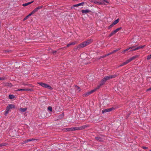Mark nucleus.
<instances>
[{
  "instance_id": "obj_1",
  "label": "nucleus",
  "mask_w": 151,
  "mask_h": 151,
  "mask_svg": "<svg viewBox=\"0 0 151 151\" xmlns=\"http://www.w3.org/2000/svg\"><path fill=\"white\" fill-rule=\"evenodd\" d=\"M15 106L14 105L12 104H9L6 107V109L4 115L5 116H6L8 113L9 111L11 109H15Z\"/></svg>"
},
{
  "instance_id": "obj_2",
  "label": "nucleus",
  "mask_w": 151,
  "mask_h": 151,
  "mask_svg": "<svg viewBox=\"0 0 151 151\" xmlns=\"http://www.w3.org/2000/svg\"><path fill=\"white\" fill-rule=\"evenodd\" d=\"M37 83L40 85L41 86H42L43 87L47 88L49 89H52V88L51 86H50V85H48L47 84H46L44 83H43L42 82H38Z\"/></svg>"
},
{
  "instance_id": "obj_3",
  "label": "nucleus",
  "mask_w": 151,
  "mask_h": 151,
  "mask_svg": "<svg viewBox=\"0 0 151 151\" xmlns=\"http://www.w3.org/2000/svg\"><path fill=\"white\" fill-rule=\"evenodd\" d=\"M119 75L118 73L114 75H111L109 76L105 77L104 78L107 81V80L116 78Z\"/></svg>"
},
{
  "instance_id": "obj_4",
  "label": "nucleus",
  "mask_w": 151,
  "mask_h": 151,
  "mask_svg": "<svg viewBox=\"0 0 151 151\" xmlns=\"http://www.w3.org/2000/svg\"><path fill=\"white\" fill-rule=\"evenodd\" d=\"M97 89H98L97 88H96L92 90L89 92H87L85 93L83 95V97H86V96H88L90 94L95 92Z\"/></svg>"
},
{
  "instance_id": "obj_5",
  "label": "nucleus",
  "mask_w": 151,
  "mask_h": 151,
  "mask_svg": "<svg viewBox=\"0 0 151 151\" xmlns=\"http://www.w3.org/2000/svg\"><path fill=\"white\" fill-rule=\"evenodd\" d=\"M106 80L105 78H104L103 79H102V80L101 81L99 84V85H98L97 86V87L96 88H97L98 89H99L100 87L101 86L104 84L106 82Z\"/></svg>"
},
{
  "instance_id": "obj_6",
  "label": "nucleus",
  "mask_w": 151,
  "mask_h": 151,
  "mask_svg": "<svg viewBox=\"0 0 151 151\" xmlns=\"http://www.w3.org/2000/svg\"><path fill=\"white\" fill-rule=\"evenodd\" d=\"M114 109L113 108L105 109L102 110V113L104 114V113L106 112H110L112 110H113Z\"/></svg>"
},
{
  "instance_id": "obj_7",
  "label": "nucleus",
  "mask_w": 151,
  "mask_h": 151,
  "mask_svg": "<svg viewBox=\"0 0 151 151\" xmlns=\"http://www.w3.org/2000/svg\"><path fill=\"white\" fill-rule=\"evenodd\" d=\"M42 7V6H39L35 8L32 11V13L34 14L36 12H37L39 9H40Z\"/></svg>"
},
{
  "instance_id": "obj_8",
  "label": "nucleus",
  "mask_w": 151,
  "mask_h": 151,
  "mask_svg": "<svg viewBox=\"0 0 151 151\" xmlns=\"http://www.w3.org/2000/svg\"><path fill=\"white\" fill-rule=\"evenodd\" d=\"M88 126V125H85L80 127H78L79 130L83 129Z\"/></svg>"
},
{
  "instance_id": "obj_9",
  "label": "nucleus",
  "mask_w": 151,
  "mask_h": 151,
  "mask_svg": "<svg viewBox=\"0 0 151 151\" xmlns=\"http://www.w3.org/2000/svg\"><path fill=\"white\" fill-rule=\"evenodd\" d=\"M84 3L83 2H81V3H79L77 4L73 5V7H78L79 6H83L84 5Z\"/></svg>"
},
{
  "instance_id": "obj_10",
  "label": "nucleus",
  "mask_w": 151,
  "mask_h": 151,
  "mask_svg": "<svg viewBox=\"0 0 151 151\" xmlns=\"http://www.w3.org/2000/svg\"><path fill=\"white\" fill-rule=\"evenodd\" d=\"M91 2L93 3H94L95 4H98L99 5H101L103 4L102 2H98L96 0H91Z\"/></svg>"
},
{
  "instance_id": "obj_11",
  "label": "nucleus",
  "mask_w": 151,
  "mask_h": 151,
  "mask_svg": "<svg viewBox=\"0 0 151 151\" xmlns=\"http://www.w3.org/2000/svg\"><path fill=\"white\" fill-rule=\"evenodd\" d=\"M87 42H84L81 44H79L81 48L85 47L87 45Z\"/></svg>"
},
{
  "instance_id": "obj_12",
  "label": "nucleus",
  "mask_w": 151,
  "mask_h": 151,
  "mask_svg": "<svg viewBox=\"0 0 151 151\" xmlns=\"http://www.w3.org/2000/svg\"><path fill=\"white\" fill-rule=\"evenodd\" d=\"M63 131L64 132H70L72 131V128H63L62 129Z\"/></svg>"
},
{
  "instance_id": "obj_13",
  "label": "nucleus",
  "mask_w": 151,
  "mask_h": 151,
  "mask_svg": "<svg viewBox=\"0 0 151 151\" xmlns=\"http://www.w3.org/2000/svg\"><path fill=\"white\" fill-rule=\"evenodd\" d=\"M91 12L90 10L88 9H86L85 10H82V13L83 14H85L86 13H89Z\"/></svg>"
},
{
  "instance_id": "obj_14",
  "label": "nucleus",
  "mask_w": 151,
  "mask_h": 151,
  "mask_svg": "<svg viewBox=\"0 0 151 151\" xmlns=\"http://www.w3.org/2000/svg\"><path fill=\"white\" fill-rule=\"evenodd\" d=\"M27 108H21L19 109V110L21 112H24L26 111Z\"/></svg>"
},
{
  "instance_id": "obj_15",
  "label": "nucleus",
  "mask_w": 151,
  "mask_h": 151,
  "mask_svg": "<svg viewBox=\"0 0 151 151\" xmlns=\"http://www.w3.org/2000/svg\"><path fill=\"white\" fill-rule=\"evenodd\" d=\"M81 48L80 45L79 44L78 45L75 46L74 48L75 50H78Z\"/></svg>"
},
{
  "instance_id": "obj_16",
  "label": "nucleus",
  "mask_w": 151,
  "mask_h": 151,
  "mask_svg": "<svg viewBox=\"0 0 151 151\" xmlns=\"http://www.w3.org/2000/svg\"><path fill=\"white\" fill-rule=\"evenodd\" d=\"M33 1H32L30 2H29L28 3L24 4H23L22 5L24 6H26L30 4H31L32 3H33Z\"/></svg>"
},
{
  "instance_id": "obj_17",
  "label": "nucleus",
  "mask_w": 151,
  "mask_h": 151,
  "mask_svg": "<svg viewBox=\"0 0 151 151\" xmlns=\"http://www.w3.org/2000/svg\"><path fill=\"white\" fill-rule=\"evenodd\" d=\"M136 57H137L136 56H133L131 58H130L128 60L129 62H130L132 60H133L134 59L136 58Z\"/></svg>"
},
{
  "instance_id": "obj_18",
  "label": "nucleus",
  "mask_w": 151,
  "mask_h": 151,
  "mask_svg": "<svg viewBox=\"0 0 151 151\" xmlns=\"http://www.w3.org/2000/svg\"><path fill=\"white\" fill-rule=\"evenodd\" d=\"M116 33V32H115V30L112 31L110 34L109 35V37H111V36H112L113 35H114Z\"/></svg>"
},
{
  "instance_id": "obj_19",
  "label": "nucleus",
  "mask_w": 151,
  "mask_h": 151,
  "mask_svg": "<svg viewBox=\"0 0 151 151\" xmlns=\"http://www.w3.org/2000/svg\"><path fill=\"white\" fill-rule=\"evenodd\" d=\"M95 138L96 140L99 141L101 142L103 141L102 139L100 137H96Z\"/></svg>"
},
{
  "instance_id": "obj_20",
  "label": "nucleus",
  "mask_w": 151,
  "mask_h": 151,
  "mask_svg": "<svg viewBox=\"0 0 151 151\" xmlns=\"http://www.w3.org/2000/svg\"><path fill=\"white\" fill-rule=\"evenodd\" d=\"M9 97L10 99H14L15 97V96L13 95H9Z\"/></svg>"
},
{
  "instance_id": "obj_21",
  "label": "nucleus",
  "mask_w": 151,
  "mask_h": 151,
  "mask_svg": "<svg viewBox=\"0 0 151 151\" xmlns=\"http://www.w3.org/2000/svg\"><path fill=\"white\" fill-rule=\"evenodd\" d=\"M119 19H117L116 20L114 21L112 24H113V25H115V24H117L119 22Z\"/></svg>"
},
{
  "instance_id": "obj_22",
  "label": "nucleus",
  "mask_w": 151,
  "mask_h": 151,
  "mask_svg": "<svg viewBox=\"0 0 151 151\" xmlns=\"http://www.w3.org/2000/svg\"><path fill=\"white\" fill-rule=\"evenodd\" d=\"M92 41V40L91 39L89 40H87V41H85V42H87V45L90 44L91 42Z\"/></svg>"
},
{
  "instance_id": "obj_23",
  "label": "nucleus",
  "mask_w": 151,
  "mask_h": 151,
  "mask_svg": "<svg viewBox=\"0 0 151 151\" xmlns=\"http://www.w3.org/2000/svg\"><path fill=\"white\" fill-rule=\"evenodd\" d=\"M72 131H76V130H79L78 127H72Z\"/></svg>"
},
{
  "instance_id": "obj_24",
  "label": "nucleus",
  "mask_w": 151,
  "mask_h": 151,
  "mask_svg": "<svg viewBox=\"0 0 151 151\" xmlns=\"http://www.w3.org/2000/svg\"><path fill=\"white\" fill-rule=\"evenodd\" d=\"M37 140V139H34V138H32V139H28L27 140H26L27 141V142H30L32 141Z\"/></svg>"
},
{
  "instance_id": "obj_25",
  "label": "nucleus",
  "mask_w": 151,
  "mask_h": 151,
  "mask_svg": "<svg viewBox=\"0 0 151 151\" xmlns=\"http://www.w3.org/2000/svg\"><path fill=\"white\" fill-rule=\"evenodd\" d=\"M131 48H130V47H129V48H127V49H125V50H124L122 52V53H125V52L127 51L128 50H130V49H131Z\"/></svg>"
},
{
  "instance_id": "obj_26",
  "label": "nucleus",
  "mask_w": 151,
  "mask_h": 151,
  "mask_svg": "<svg viewBox=\"0 0 151 151\" xmlns=\"http://www.w3.org/2000/svg\"><path fill=\"white\" fill-rule=\"evenodd\" d=\"M122 29V28L121 27H120L114 30L116 33L117 32H118V31H119L121 29Z\"/></svg>"
},
{
  "instance_id": "obj_27",
  "label": "nucleus",
  "mask_w": 151,
  "mask_h": 151,
  "mask_svg": "<svg viewBox=\"0 0 151 151\" xmlns=\"http://www.w3.org/2000/svg\"><path fill=\"white\" fill-rule=\"evenodd\" d=\"M145 45L139 46L137 47V48L138 49V50L140 49L141 48H143L145 47Z\"/></svg>"
},
{
  "instance_id": "obj_28",
  "label": "nucleus",
  "mask_w": 151,
  "mask_h": 151,
  "mask_svg": "<svg viewBox=\"0 0 151 151\" xmlns=\"http://www.w3.org/2000/svg\"><path fill=\"white\" fill-rule=\"evenodd\" d=\"M131 50H129V51H133L135 50H138V49L137 48V47L135 48H132V49H131Z\"/></svg>"
},
{
  "instance_id": "obj_29",
  "label": "nucleus",
  "mask_w": 151,
  "mask_h": 151,
  "mask_svg": "<svg viewBox=\"0 0 151 151\" xmlns=\"http://www.w3.org/2000/svg\"><path fill=\"white\" fill-rule=\"evenodd\" d=\"M129 63V61H128V60L126 61L125 62H124L123 63V65H125Z\"/></svg>"
},
{
  "instance_id": "obj_30",
  "label": "nucleus",
  "mask_w": 151,
  "mask_h": 151,
  "mask_svg": "<svg viewBox=\"0 0 151 151\" xmlns=\"http://www.w3.org/2000/svg\"><path fill=\"white\" fill-rule=\"evenodd\" d=\"M151 58V54L150 55H149L147 57V59L148 60H150Z\"/></svg>"
},
{
  "instance_id": "obj_31",
  "label": "nucleus",
  "mask_w": 151,
  "mask_h": 151,
  "mask_svg": "<svg viewBox=\"0 0 151 151\" xmlns=\"http://www.w3.org/2000/svg\"><path fill=\"white\" fill-rule=\"evenodd\" d=\"M27 143V141L26 140H25V141H23V142H21V144L22 145H23V144H24Z\"/></svg>"
},
{
  "instance_id": "obj_32",
  "label": "nucleus",
  "mask_w": 151,
  "mask_h": 151,
  "mask_svg": "<svg viewBox=\"0 0 151 151\" xmlns=\"http://www.w3.org/2000/svg\"><path fill=\"white\" fill-rule=\"evenodd\" d=\"M48 110H49V111H50L51 112H52V108L50 106H49L48 107Z\"/></svg>"
},
{
  "instance_id": "obj_33",
  "label": "nucleus",
  "mask_w": 151,
  "mask_h": 151,
  "mask_svg": "<svg viewBox=\"0 0 151 151\" xmlns=\"http://www.w3.org/2000/svg\"><path fill=\"white\" fill-rule=\"evenodd\" d=\"M76 87L77 88L78 90V91L79 92H80L81 90V89L79 87H78L77 86H76Z\"/></svg>"
},
{
  "instance_id": "obj_34",
  "label": "nucleus",
  "mask_w": 151,
  "mask_h": 151,
  "mask_svg": "<svg viewBox=\"0 0 151 151\" xmlns=\"http://www.w3.org/2000/svg\"><path fill=\"white\" fill-rule=\"evenodd\" d=\"M70 43L71 45H74L77 42L76 41H75V42H70Z\"/></svg>"
},
{
  "instance_id": "obj_35",
  "label": "nucleus",
  "mask_w": 151,
  "mask_h": 151,
  "mask_svg": "<svg viewBox=\"0 0 151 151\" xmlns=\"http://www.w3.org/2000/svg\"><path fill=\"white\" fill-rule=\"evenodd\" d=\"M25 91V89H18L16 91Z\"/></svg>"
},
{
  "instance_id": "obj_36",
  "label": "nucleus",
  "mask_w": 151,
  "mask_h": 151,
  "mask_svg": "<svg viewBox=\"0 0 151 151\" xmlns=\"http://www.w3.org/2000/svg\"><path fill=\"white\" fill-rule=\"evenodd\" d=\"M33 91V90H32V89H29V88L25 89V91Z\"/></svg>"
},
{
  "instance_id": "obj_37",
  "label": "nucleus",
  "mask_w": 151,
  "mask_h": 151,
  "mask_svg": "<svg viewBox=\"0 0 151 151\" xmlns=\"http://www.w3.org/2000/svg\"><path fill=\"white\" fill-rule=\"evenodd\" d=\"M6 145L5 143H2L0 144V147L2 146H6Z\"/></svg>"
},
{
  "instance_id": "obj_38",
  "label": "nucleus",
  "mask_w": 151,
  "mask_h": 151,
  "mask_svg": "<svg viewBox=\"0 0 151 151\" xmlns=\"http://www.w3.org/2000/svg\"><path fill=\"white\" fill-rule=\"evenodd\" d=\"M114 25H113V24L112 23L108 27V28L109 29H110Z\"/></svg>"
},
{
  "instance_id": "obj_39",
  "label": "nucleus",
  "mask_w": 151,
  "mask_h": 151,
  "mask_svg": "<svg viewBox=\"0 0 151 151\" xmlns=\"http://www.w3.org/2000/svg\"><path fill=\"white\" fill-rule=\"evenodd\" d=\"M7 85L8 86L11 87L12 86V84L10 83H8L7 84Z\"/></svg>"
},
{
  "instance_id": "obj_40",
  "label": "nucleus",
  "mask_w": 151,
  "mask_h": 151,
  "mask_svg": "<svg viewBox=\"0 0 151 151\" xmlns=\"http://www.w3.org/2000/svg\"><path fill=\"white\" fill-rule=\"evenodd\" d=\"M136 45H135V46H132V47H129L130 48H131V49H132V48H136Z\"/></svg>"
},
{
  "instance_id": "obj_41",
  "label": "nucleus",
  "mask_w": 151,
  "mask_h": 151,
  "mask_svg": "<svg viewBox=\"0 0 151 151\" xmlns=\"http://www.w3.org/2000/svg\"><path fill=\"white\" fill-rule=\"evenodd\" d=\"M142 148H143L144 149H145V150H147V149H148V147H142Z\"/></svg>"
},
{
  "instance_id": "obj_42",
  "label": "nucleus",
  "mask_w": 151,
  "mask_h": 151,
  "mask_svg": "<svg viewBox=\"0 0 151 151\" xmlns=\"http://www.w3.org/2000/svg\"><path fill=\"white\" fill-rule=\"evenodd\" d=\"M70 45H71L70 43V42L67 45L66 47H68Z\"/></svg>"
},
{
  "instance_id": "obj_43",
  "label": "nucleus",
  "mask_w": 151,
  "mask_h": 151,
  "mask_svg": "<svg viewBox=\"0 0 151 151\" xmlns=\"http://www.w3.org/2000/svg\"><path fill=\"white\" fill-rule=\"evenodd\" d=\"M29 17L27 15V16H26L24 19V20H26L27 19V18Z\"/></svg>"
},
{
  "instance_id": "obj_44",
  "label": "nucleus",
  "mask_w": 151,
  "mask_h": 151,
  "mask_svg": "<svg viewBox=\"0 0 151 151\" xmlns=\"http://www.w3.org/2000/svg\"><path fill=\"white\" fill-rule=\"evenodd\" d=\"M5 79V78L3 77H0V81L4 80Z\"/></svg>"
},
{
  "instance_id": "obj_45",
  "label": "nucleus",
  "mask_w": 151,
  "mask_h": 151,
  "mask_svg": "<svg viewBox=\"0 0 151 151\" xmlns=\"http://www.w3.org/2000/svg\"><path fill=\"white\" fill-rule=\"evenodd\" d=\"M26 85H27V84ZM28 85V86H29L30 87H34V86L32 85V84H28V85Z\"/></svg>"
},
{
  "instance_id": "obj_46",
  "label": "nucleus",
  "mask_w": 151,
  "mask_h": 151,
  "mask_svg": "<svg viewBox=\"0 0 151 151\" xmlns=\"http://www.w3.org/2000/svg\"><path fill=\"white\" fill-rule=\"evenodd\" d=\"M119 50V49L114 50H113L112 52H113V53H114L115 52H116L117 51Z\"/></svg>"
},
{
  "instance_id": "obj_47",
  "label": "nucleus",
  "mask_w": 151,
  "mask_h": 151,
  "mask_svg": "<svg viewBox=\"0 0 151 151\" xmlns=\"http://www.w3.org/2000/svg\"><path fill=\"white\" fill-rule=\"evenodd\" d=\"M33 14H34L33 13H32V12L28 15V16L29 17L30 16H31Z\"/></svg>"
},
{
  "instance_id": "obj_48",
  "label": "nucleus",
  "mask_w": 151,
  "mask_h": 151,
  "mask_svg": "<svg viewBox=\"0 0 151 151\" xmlns=\"http://www.w3.org/2000/svg\"><path fill=\"white\" fill-rule=\"evenodd\" d=\"M124 65H123V63H122L120 64V65L118 66V67H122Z\"/></svg>"
},
{
  "instance_id": "obj_49",
  "label": "nucleus",
  "mask_w": 151,
  "mask_h": 151,
  "mask_svg": "<svg viewBox=\"0 0 151 151\" xmlns=\"http://www.w3.org/2000/svg\"><path fill=\"white\" fill-rule=\"evenodd\" d=\"M151 90V87L150 88L147 89V91H149Z\"/></svg>"
},
{
  "instance_id": "obj_50",
  "label": "nucleus",
  "mask_w": 151,
  "mask_h": 151,
  "mask_svg": "<svg viewBox=\"0 0 151 151\" xmlns=\"http://www.w3.org/2000/svg\"><path fill=\"white\" fill-rule=\"evenodd\" d=\"M109 55H110V54H109V53H108L107 54L105 55V56H106H106H107Z\"/></svg>"
},
{
  "instance_id": "obj_51",
  "label": "nucleus",
  "mask_w": 151,
  "mask_h": 151,
  "mask_svg": "<svg viewBox=\"0 0 151 151\" xmlns=\"http://www.w3.org/2000/svg\"><path fill=\"white\" fill-rule=\"evenodd\" d=\"M57 52L56 51H52V53L54 54V53H56Z\"/></svg>"
},
{
  "instance_id": "obj_52",
  "label": "nucleus",
  "mask_w": 151,
  "mask_h": 151,
  "mask_svg": "<svg viewBox=\"0 0 151 151\" xmlns=\"http://www.w3.org/2000/svg\"><path fill=\"white\" fill-rule=\"evenodd\" d=\"M106 56H105V55H103V56H101V58H104L105 57H106Z\"/></svg>"
},
{
  "instance_id": "obj_53",
  "label": "nucleus",
  "mask_w": 151,
  "mask_h": 151,
  "mask_svg": "<svg viewBox=\"0 0 151 151\" xmlns=\"http://www.w3.org/2000/svg\"><path fill=\"white\" fill-rule=\"evenodd\" d=\"M109 53V54L111 55V54H113V52L112 51V52H110V53Z\"/></svg>"
},
{
  "instance_id": "obj_54",
  "label": "nucleus",
  "mask_w": 151,
  "mask_h": 151,
  "mask_svg": "<svg viewBox=\"0 0 151 151\" xmlns=\"http://www.w3.org/2000/svg\"><path fill=\"white\" fill-rule=\"evenodd\" d=\"M149 151H151V150H149Z\"/></svg>"
}]
</instances>
